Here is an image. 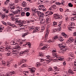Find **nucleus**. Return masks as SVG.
Returning a JSON list of instances; mask_svg holds the SVG:
<instances>
[{"label":"nucleus","mask_w":76,"mask_h":76,"mask_svg":"<svg viewBox=\"0 0 76 76\" xmlns=\"http://www.w3.org/2000/svg\"><path fill=\"white\" fill-rule=\"evenodd\" d=\"M68 6L69 7H72L73 6V5L71 3H70L69 4Z\"/></svg>","instance_id":"ea45409f"},{"label":"nucleus","mask_w":76,"mask_h":76,"mask_svg":"<svg viewBox=\"0 0 76 76\" xmlns=\"http://www.w3.org/2000/svg\"><path fill=\"white\" fill-rule=\"evenodd\" d=\"M56 4H58V5L59 6H62V5H61V4L59 2H56Z\"/></svg>","instance_id":"de8ad7c7"},{"label":"nucleus","mask_w":76,"mask_h":76,"mask_svg":"<svg viewBox=\"0 0 76 76\" xmlns=\"http://www.w3.org/2000/svg\"><path fill=\"white\" fill-rule=\"evenodd\" d=\"M17 9H18V10H19L20 12V11L22 10V8L21 7H20L19 6H17Z\"/></svg>","instance_id":"79ce46f5"},{"label":"nucleus","mask_w":76,"mask_h":76,"mask_svg":"<svg viewBox=\"0 0 76 76\" xmlns=\"http://www.w3.org/2000/svg\"><path fill=\"white\" fill-rule=\"evenodd\" d=\"M9 2H10V0H6L5 2V4H7V3H9Z\"/></svg>","instance_id":"8fccbe9b"},{"label":"nucleus","mask_w":76,"mask_h":76,"mask_svg":"<svg viewBox=\"0 0 76 76\" xmlns=\"http://www.w3.org/2000/svg\"><path fill=\"white\" fill-rule=\"evenodd\" d=\"M39 57H44V54L40 52L39 53Z\"/></svg>","instance_id":"c85d7f7f"},{"label":"nucleus","mask_w":76,"mask_h":76,"mask_svg":"<svg viewBox=\"0 0 76 76\" xmlns=\"http://www.w3.org/2000/svg\"><path fill=\"white\" fill-rule=\"evenodd\" d=\"M64 3H65L64 2V1H61V5H62V6H63V5H64Z\"/></svg>","instance_id":"603ef678"},{"label":"nucleus","mask_w":76,"mask_h":76,"mask_svg":"<svg viewBox=\"0 0 76 76\" xmlns=\"http://www.w3.org/2000/svg\"><path fill=\"white\" fill-rule=\"evenodd\" d=\"M19 26H20V28H21L20 29H24V26H23V25H20Z\"/></svg>","instance_id":"4c0bfd02"},{"label":"nucleus","mask_w":76,"mask_h":76,"mask_svg":"<svg viewBox=\"0 0 76 76\" xmlns=\"http://www.w3.org/2000/svg\"><path fill=\"white\" fill-rule=\"evenodd\" d=\"M44 0H39L38 2L40 3H44Z\"/></svg>","instance_id":"58836bf2"},{"label":"nucleus","mask_w":76,"mask_h":76,"mask_svg":"<svg viewBox=\"0 0 76 76\" xmlns=\"http://www.w3.org/2000/svg\"><path fill=\"white\" fill-rule=\"evenodd\" d=\"M26 40V39L23 40L21 42H20V41H19V44H20V45L23 44V41H25Z\"/></svg>","instance_id":"c9c22d12"},{"label":"nucleus","mask_w":76,"mask_h":76,"mask_svg":"<svg viewBox=\"0 0 76 76\" xmlns=\"http://www.w3.org/2000/svg\"><path fill=\"white\" fill-rule=\"evenodd\" d=\"M2 10L4 12V11L6 10V8L4 7H3L2 8Z\"/></svg>","instance_id":"774afa93"},{"label":"nucleus","mask_w":76,"mask_h":76,"mask_svg":"<svg viewBox=\"0 0 76 76\" xmlns=\"http://www.w3.org/2000/svg\"><path fill=\"white\" fill-rule=\"evenodd\" d=\"M49 30L48 29V28H47L46 29V34L45 36V42H46L47 39V38H48V33H49Z\"/></svg>","instance_id":"6e6552de"},{"label":"nucleus","mask_w":76,"mask_h":76,"mask_svg":"<svg viewBox=\"0 0 76 76\" xmlns=\"http://www.w3.org/2000/svg\"><path fill=\"white\" fill-rule=\"evenodd\" d=\"M68 41L69 43H72V42L74 41V39L72 37H70L69 39L68 40Z\"/></svg>","instance_id":"f3484780"},{"label":"nucleus","mask_w":76,"mask_h":76,"mask_svg":"<svg viewBox=\"0 0 76 76\" xmlns=\"http://www.w3.org/2000/svg\"><path fill=\"white\" fill-rule=\"evenodd\" d=\"M37 14L40 18H42L44 17V14L40 11H37Z\"/></svg>","instance_id":"9b49d317"},{"label":"nucleus","mask_w":76,"mask_h":76,"mask_svg":"<svg viewBox=\"0 0 76 76\" xmlns=\"http://www.w3.org/2000/svg\"><path fill=\"white\" fill-rule=\"evenodd\" d=\"M4 28L2 26H0V32H2V30H3Z\"/></svg>","instance_id":"c756f323"},{"label":"nucleus","mask_w":76,"mask_h":76,"mask_svg":"<svg viewBox=\"0 0 76 76\" xmlns=\"http://www.w3.org/2000/svg\"><path fill=\"white\" fill-rule=\"evenodd\" d=\"M63 22L62 21H60L59 22V24L58 25V26H59V27H60V28H61V24Z\"/></svg>","instance_id":"72a5a7b5"},{"label":"nucleus","mask_w":76,"mask_h":76,"mask_svg":"<svg viewBox=\"0 0 76 76\" xmlns=\"http://www.w3.org/2000/svg\"><path fill=\"white\" fill-rule=\"evenodd\" d=\"M47 47H48V45L46 44L45 45V46L42 48V50H45V49H46Z\"/></svg>","instance_id":"4be33fe9"},{"label":"nucleus","mask_w":76,"mask_h":76,"mask_svg":"<svg viewBox=\"0 0 76 76\" xmlns=\"http://www.w3.org/2000/svg\"><path fill=\"white\" fill-rule=\"evenodd\" d=\"M57 51L56 50H53L52 51V56L51 57L49 55H48L47 56H46V59H49L50 58H54L55 57L56 58H58V55H57V54L56 53V52Z\"/></svg>","instance_id":"39448f33"},{"label":"nucleus","mask_w":76,"mask_h":76,"mask_svg":"<svg viewBox=\"0 0 76 76\" xmlns=\"http://www.w3.org/2000/svg\"><path fill=\"white\" fill-rule=\"evenodd\" d=\"M58 58H58V60H60V61H61V60H64V59L63 58H59V56H58Z\"/></svg>","instance_id":"a19ab883"},{"label":"nucleus","mask_w":76,"mask_h":76,"mask_svg":"<svg viewBox=\"0 0 76 76\" xmlns=\"http://www.w3.org/2000/svg\"><path fill=\"white\" fill-rule=\"evenodd\" d=\"M31 29H34L33 30V33H35L36 32H38V31H41V28L39 27H35L34 26H32L30 27Z\"/></svg>","instance_id":"423d86ee"},{"label":"nucleus","mask_w":76,"mask_h":76,"mask_svg":"<svg viewBox=\"0 0 76 76\" xmlns=\"http://www.w3.org/2000/svg\"><path fill=\"white\" fill-rule=\"evenodd\" d=\"M22 4L23 6V7H25L26 6V3H22Z\"/></svg>","instance_id":"680f3d73"},{"label":"nucleus","mask_w":76,"mask_h":76,"mask_svg":"<svg viewBox=\"0 0 76 76\" xmlns=\"http://www.w3.org/2000/svg\"><path fill=\"white\" fill-rule=\"evenodd\" d=\"M69 56H70L71 58L73 59L75 58V56L73 55V53H71L69 55Z\"/></svg>","instance_id":"dca6fc26"},{"label":"nucleus","mask_w":76,"mask_h":76,"mask_svg":"<svg viewBox=\"0 0 76 76\" xmlns=\"http://www.w3.org/2000/svg\"><path fill=\"white\" fill-rule=\"evenodd\" d=\"M32 11L33 12H35V13H36V12H37H37H38V11L37 10V9L35 8H32Z\"/></svg>","instance_id":"a878e982"},{"label":"nucleus","mask_w":76,"mask_h":76,"mask_svg":"<svg viewBox=\"0 0 76 76\" xmlns=\"http://www.w3.org/2000/svg\"><path fill=\"white\" fill-rule=\"evenodd\" d=\"M2 64L4 66H8V67H9L10 63V62H6L4 61H3L2 62Z\"/></svg>","instance_id":"9d476101"},{"label":"nucleus","mask_w":76,"mask_h":76,"mask_svg":"<svg viewBox=\"0 0 76 76\" xmlns=\"http://www.w3.org/2000/svg\"><path fill=\"white\" fill-rule=\"evenodd\" d=\"M11 45H16L18 44V43H15L14 41L12 40L11 42Z\"/></svg>","instance_id":"cd10ccee"},{"label":"nucleus","mask_w":76,"mask_h":76,"mask_svg":"<svg viewBox=\"0 0 76 76\" xmlns=\"http://www.w3.org/2000/svg\"><path fill=\"white\" fill-rule=\"evenodd\" d=\"M40 62H42L41 63H38L37 64V66L38 67V66H40L42 64L43 65L47 64H48L50 62V61H49V59L47 60H46V61H45V60L43 59H39Z\"/></svg>","instance_id":"7ed1b4c3"},{"label":"nucleus","mask_w":76,"mask_h":76,"mask_svg":"<svg viewBox=\"0 0 76 76\" xmlns=\"http://www.w3.org/2000/svg\"><path fill=\"white\" fill-rule=\"evenodd\" d=\"M58 36H55L53 38V41H55L57 39H58Z\"/></svg>","instance_id":"412c9836"},{"label":"nucleus","mask_w":76,"mask_h":76,"mask_svg":"<svg viewBox=\"0 0 76 76\" xmlns=\"http://www.w3.org/2000/svg\"><path fill=\"white\" fill-rule=\"evenodd\" d=\"M19 41H20V40L19 39H17L15 40V41H14V42L15 43L16 42H19Z\"/></svg>","instance_id":"bf43d9fd"},{"label":"nucleus","mask_w":76,"mask_h":76,"mask_svg":"<svg viewBox=\"0 0 76 76\" xmlns=\"http://www.w3.org/2000/svg\"><path fill=\"white\" fill-rule=\"evenodd\" d=\"M1 23H3V24L4 25H6V26L7 23L4 21H2Z\"/></svg>","instance_id":"5fc2aeb1"},{"label":"nucleus","mask_w":76,"mask_h":76,"mask_svg":"<svg viewBox=\"0 0 76 76\" xmlns=\"http://www.w3.org/2000/svg\"><path fill=\"white\" fill-rule=\"evenodd\" d=\"M20 48V46L18 45H16L15 46V47L12 49L13 51H16V53H17V50H17Z\"/></svg>","instance_id":"4468645a"},{"label":"nucleus","mask_w":76,"mask_h":76,"mask_svg":"<svg viewBox=\"0 0 76 76\" xmlns=\"http://www.w3.org/2000/svg\"><path fill=\"white\" fill-rule=\"evenodd\" d=\"M73 73V72L72 70H69L68 71V72L67 73L69 74V75H70V73Z\"/></svg>","instance_id":"3c124183"},{"label":"nucleus","mask_w":76,"mask_h":76,"mask_svg":"<svg viewBox=\"0 0 76 76\" xmlns=\"http://www.w3.org/2000/svg\"><path fill=\"white\" fill-rule=\"evenodd\" d=\"M11 74H12V75H13V74H16V72L15 71H12V72H11L10 73Z\"/></svg>","instance_id":"69168bd1"},{"label":"nucleus","mask_w":76,"mask_h":76,"mask_svg":"<svg viewBox=\"0 0 76 76\" xmlns=\"http://www.w3.org/2000/svg\"><path fill=\"white\" fill-rule=\"evenodd\" d=\"M7 25H9V26H11V23L10 22H7L6 24V26H7Z\"/></svg>","instance_id":"09e8293b"},{"label":"nucleus","mask_w":76,"mask_h":76,"mask_svg":"<svg viewBox=\"0 0 76 76\" xmlns=\"http://www.w3.org/2000/svg\"><path fill=\"white\" fill-rule=\"evenodd\" d=\"M0 76H6V75L5 74V73L4 72H3L2 73H1Z\"/></svg>","instance_id":"e433bc0d"},{"label":"nucleus","mask_w":76,"mask_h":76,"mask_svg":"<svg viewBox=\"0 0 76 76\" xmlns=\"http://www.w3.org/2000/svg\"><path fill=\"white\" fill-rule=\"evenodd\" d=\"M73 15H75L76 16L74 18H74V20H76V12L75 13H74L73 14Z\"/></svg>","instance_id":"6e6d98bb"},{"label":"nucleus","mask_w":76,"mask_h":76,"mask_svg":"<svg viewBox=\"0 0 76 76\" xmlns=\"http://www.w3.org/2000/svg\"><path fill=\"white\" fill-rule=\"evenodd\" d=\"M66 48H64V49H62V50H61V52H62V53H64V52H65V51H66Z\"/></svg>","instance_id":"a18cd8bd"},{"label":"nucleus","mask_w":76,"mask_h":76,"mask_svg":"<svg viewBox=\"0 0 76 76\" xmlns=\"http://www.w3.org/2000/svg\"><path fill=\"white\" fill-rule=\"evenodd\" d=\"M13 4H10V7H8V10H10V12H12L13 13V14L15 15H19L20 13L19 10H17L16 11H13V10L15 9V6H13Z\"/></svg>","instance_id":"f03ea898"},{"label":"nucleus","mask_w":76,"mask_h":76,"mask_svg":"<svg viewBox=\"0 0 76 76\" xmlns=\"http://www.w3.org/2000/svg\"><path fill=\"white\" fill-rule=\"evenodd\" d=\"M57 51L56 50H53L52 51V56L51 57L49 55H48L47 56H46V59H49L50 58H54L55 57L56 58H58V55H57V54L56 53V52Z\"/></svg>","instance_id":"20e7f679"},{"label":"nucleus","mask_w":76,"mask_h":76,"mask_svg":"<svg viewBox=\"0 0 76 76\" xmlns=\"http://www.w3.org/2000/svg\"><path fill=\"white\" fill-rule=\"evenodd\" d=\"M45 14L46 16H50V15H51L53 14V12L50 11H48L45 12Z\"/></svg>","instance_id":"f8f14e48"},{"label":"nucleus","mask_w":76,"mask_h":76,"mask_svg":"<svg viewBox=\"0 0 76 76\" xmlns=\"http://www.w3.org/2000/svg\"><path fill=\"white\" fill-rule=\"evenodd\" d=\"M26 15L27 17H28V16H29L30 15V13L27 12H26Z\"/></svg>","instance_id":"37998d69"},{"label":"nucleus","mask_w":76,"mask_h":76,"mask_svg":"<svg viewBox=\"0 0 76 76\" xmlns=\"http://www.w3.org/2000/svg\"><path fill=\"white\" fill-rule=\"evenodd\" d=\"M59 15L56 14L55 15H54V18L55 19H59V17H58Z\"/></svg>","instance_id":"aec40b11"},{"label":"nucleus","mask_w":76,"mask_h":76,"mask_svg":"<svg viewBox=\"0 0 76 76\" xmlns=\"http://www.w3.org/2000/svg\"><path fill=\"white\" fill-rule=\"evenodd\" d=\"M35 70H36V68L35 67L32 68L30 70L31 73H35Z\"/></svg>","instance_id":"a211bd4d"},{"label":"nucleus","mask_w":76,"mask_h":76,"mask_svg":"<svg viewBox=\"0 0 76 76\" xmlns=\"http://www.w3.org/2000/svg\"><path fill=\"white\" fill-rule=\"evenodd\" d=\"M26 62V60L25 59H22L21 61L20 62V64H22V63H25Z\"/></svg>","instance_id":"2f4dec72"},{"label":"nucleus","mask_w":76,"mask_h":76,"mask_svg":"<svg viewBox=\"0 0 76 76\" xmlns=\"http://www.w3.org/2000/svg\"><path fill=\"white\" fill-rule=\"evenodd\" d=\"M39 7H40L39 8V10H43V11H46L47 10V9H46V8L44 6V5H40L39 6Z\"/></svg>","instance_id":"1a4fd4ad"},{"label":"nucleus","mask_w":76,"mask_h":76,"mask_svg":"<svg viewBox=\"0 0 76 76\" xmlns=\"http://www.w3.org/2000/svg\"><path fill=\"white\" fill-rule=\"evenodd\" d=\"M51 20V18H50L47 17L46 19V21L47 23H48V22H50V21Z\"/></svg>","instance_id":"bb28decb"},{"label":"nucleus","mask_w":76,"mask_h":76,"mask_svg":"<svg viewBox=\"0 0 76 76\" xmlns=\"http://www.w3.org/2000/svg\"><path fill=\"white\" fill-rule=\"evenodd\" d=\"M58 39L60 41H61V42L63 41V40H64V39H63V38L61 37H59Z\"/></svg>","instance_id":"7c9ffc66"},{"label":"nucleus","mask_w":76,"mask_h":76,"mask_svg":"<svg viewBox=\"0 0 76 76\" xmlns=\"http://www.w3.org/2000/svg\"><path fill=\"white\" fill-rule=\"evenodd\" d=\"M40 20V23L41 24H45V20L43 18H41Z\"/></svg>","instance_id":"2eb2a0df"},{"label":"nucleus","mask_w":76,"mask_h":76,"mask_svg":"<svg viewBox=\"0 0 76 76\" xmlns=\"http://www.w3.org/2000/svg\"><path fill=\"white\" fill-rule=\"evenodd\" d=\"M4 12L5 14L8 13L9 14L7 15L8 16H13V15L12 14H10L9 13V11L7 9Z\"/></svg>","instance_id":"ddd939ff"},{"label":"nucleus","mask_w":76,"mask_h":76,"mask_svg":"<svg viewBox=\"0 0 76 76\" xmlns=\"http://www.w3.org/2000/svg\"><path fill=\"white\" fill-rule=\"evenodd\" d=\"M10 19L12 21H15V24H18V23L20 22V21H19L18 18H16L15 17H11L10 18Z\"/></svg>","instance_id":"0eeeda50"},{"label":"nucleus","mask_w":76,"mask_h":76,"mask_svg":"<svg viewBox=\"0 0 76 76\" xmlns=\"http://www.w3.org/2000/svg\"><path fill=\"white\" fill-rule=\"evenodd\" d=\"M12 76V74H10V73L9 74H7L6 75H5V76Z\"/></svg>","instance_id":"0e129e2a"},{"label":"nucleus","mask_w":76,"mask_h":76,"mask_svg":"<svg viewBox=\"0 0 76 76\" xmlns=\"http://www.w3.org/2000/svg\"><path fill=\"white\" fill-rule=\"evenodd\" d=\"M60 48H65L66 47V46H64L62 44H61V45L60 46Z\"/></svg>","instance_id":"473e14b6"},{"label":"nucleus","mask_w":76,"mask_h":76,"mask_svg":"<svg viewBox=\"0 0 76 76\" xmlns=\"http://www.w3.org/2000/svg\"><path fill=\"white\" fill-rule=\"evenodd\" d=\"M58 17H59V19H62V18H63V17L61 15H59Z\"/></svg>","instance_id":"e2e57ef3"},{"label":"nucleus","mask_w":76,"mask_h":76,"mask_svg":"<svg viewBox=\"0 0 76 76\" xmlns=\"http://www.w3.org/2000/svg\"><path fill=\"white\" fill-rule=\"evenodd\" d=\"M24 52V54L25 53H28L29 52V50L28 49H26L24 51H23Z\"/></svg>","instance_id":"13d9d810"},{"label":"nucleus","mask_w":76,"mask_h":76,"mask_svg":"<svg viewBox=\"0 0 76 76\" xmlns=\"http://www.w3.org/2000/svg\"><path fill=\"white\" fill-rule=\"evenodd\" d=\"M53 26H56L57 25V22L55 21L53 22Z\"/></svg>","instance_id":"4d7b16f0"},{"label":"nucleus","mask_w":76,"mask_h":76,"mask_svg":"<svg viewBox=\"0 0 76 76\" xmlns=\"http://www.w3.org/2000/svg\"><path fill=\"white\" fill-rule=\"evenodd\" d=\"M53 69L54 70V71L55 72H58L59 71V70L58 69V68L57 66H54L53 68Z\"/></svg>","instance_id":"393cba45"},{"label":"nucleus","mask_w":76,"mask_h":76,"mask_svg":"<svg viewBox=\"0 0 76 76\" xmlns=\"http://www.w3.org/2000/svg\"><path fill=\"white\" fill-rule=\"evenodd\" d=\"M69 76V74L66 73V74H64L63 75V76Z\"/></svg>","instance_id":"338daca9"},{"label":"nucleus","mask_w":76,"mask_h":76,"mask_svg":"<svg viewBox=\"0 0 76 76\" xmlns=\"http://www.w3.org/2000/svg\"><path fill=\"white\" fill-rule=\"evenodd\" d=\"M28 35V33L26 32L25 33L23 34L22 35V37H25V36Z\"/></svg>","instance_id":"f704fd0d"},{"label":"nucleus","mask_w":76,"mask_h":76,"mask_svg":"<svg viewBox=\"0 0 76 76\" xmlns=\"http://www.w3.org/2000/svg\"><path fill=\"white\" fill-rule=\"evenodd\" d=\"M12 50L11 48L9 47H6L5 48V50L8 52L5 54L6 56H11L12 54H17L18 53H16V50L13 51L12 52H10V50Z\"/></svg>","instance_id":"f257e3e1"},{"label":"nucleus","mask_w":76,"mask_h":76,"mask_svg":"<svg viewBox=\"0 0 76 76\" xmlns=\"http://www.w3.org/2000/svg\"><path fill=\"white\" fill-rule=\"evenodd\" d=\"M21 15L22 16H23L25 15V12H22L21 14Z\"/></svg>","instance_id":"49530a36"},{"label":"nucleus","mask_w":76,"mask_h":76,"mask_svg":"<svg viewBox=\"0 0 76 76\" xmlns=\"http://www.w3.org/2000/svg\"><path fill=\"white\" fill-rule=\"evenodd\" d=\"M27 45L28 46V47L30 48L31 46V43L28 42V43H27L25 45H23V47H26V45Z\"/></svg>","instance_id":"6ab92c4d"},{"label":"nucleus","mask_w":76,"mask_h":76,"mask_svg":"<svg viewBox=\"0 0 76 76\" xmlns=\"http://www.w3.org/2000/svg\"><path fill=\"white\" fill-rule=\"evenodd\" d=\"M19 21H20L19 23H22V24L26 23V21L25 20L21 21L20 20H19Z\"/></svg>","instance_id":"5701e85b"},{"label":"nucleus","mask_w":76,"mask_h":76,"mask_svg":"<svg viewBox=\"0 0 76 76\" xmlns=\"http://www.w3.org/2000/svg\"><path fill=\"white\" fill-rule=\"evenodd\" d=\"M23 73L24 74V75H26L27 76V75H28V74H29V71H23Z\"/></svg>","instance_id":"b1692460"},{"label":"nucleus","mask_w":76,"mask_h":76,"mask_svg":"<svg viewBox=\"0 0 76 76\" xmlns=\"http://www.w3.org/2000/svg\"><path fill=\"white\" fill-rule=\"evenodd\" d=\"M27 66V64H23L21 66V67H26Z\"/></svg>","instance_id":"c03bdc74"},{"label":"nucleus","mask_w":76,"mask_h":76,"mask_svg":"<svg viewBox=\"0 0 76 76\" xmlns=\"http://www.w3.org/2000/svg\"><path fill=\"white\" fill-rule=\"evenodd\" d=\"M5 17V14H2V16H1V18L2 19H4V17Z\"/></svg>","instance_id":"864d4df0"},{"label":"nucleus","mask_w":76,"mask_h":76,"mask_svg":"<svg viewBox=\"0 0 76 76\" xmlns=\"http://www.w3.org/2000/svg\"><path fill=\"white\" fill-rule=\"evenodd\" d=\"M70 26H75V24L73 22H72L71 23V24H70Z\"/></svg>","instance_id":"052dcab7"}]
</instances>
